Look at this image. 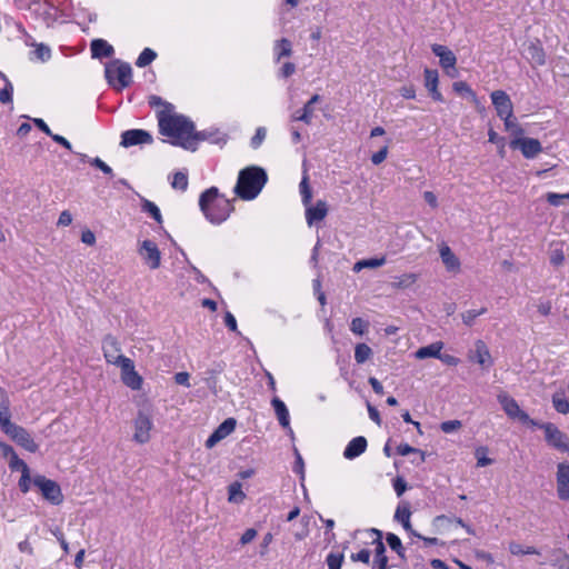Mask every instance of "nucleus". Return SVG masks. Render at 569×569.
Wrapping results in <instances>:
<instances>
[{"label": "nucleus", "mask_w": 569, "mask_h": 569, "mask_svg": "<svg viewBox=\"0 0 569 569\" xmlns=\"http://www.w3.org/2000/svg\"><path fill=\"white\" fill-rule=\"evenodd\" d=\"M148 103L156 109L159 133L168 138L171 144L194 151V123L188 117L176 112L174 106L159 96H150Z\"/></svg>", "instance_id": "1"}, {"label": "nucleus", "mask_w": 569, "mask_h": 569, "mask_svg": "<svg viewBox=\"0 0 569 569\" xmlns=\"http://www.w3.org/2000/svg\"><path fill=\"white\" fill-rule=\"evenodd\" d=\"M234 199H228L217 187L206 189L199 197V207L206 219L213 223L224 222L234 211Z\"/></svg>", "instance_id": "2"}, {"label": "nucleus", "mask_w": 569, "mask_h": 569, "mask_svg": "<svg viewBox=\"0 0 569 569\" xmlns=\"http://www.w3.org/2000/svg\"><path fill=\"white\" fill-rule=\"evenodd\" d=\"M10 417V400L6 390L0 387L1 430L26 450L36 452L38 450V445L34 442L30 433L24 428L11 422Z\"/></svg>", "instance_id": "3"}, {"label": "nucleus", "mask_w": 569, "mask_h": 569, "mask_svg": "<svg viewBox=\"0 0 569 569\" xmlns=\"http://www.w3.org/2000/svg\"><path fill=\"white\" fill-rule=\"evenodd\" d=\"M268 181L264 169L257 166H250L240 170L234 186V194L244 201L256 199Z\"/></svg>", "instance_id": "4"}, {"label": "nucleus", "mask_w": 569, "mask_h": 569, "mask_svg": "<svg viewBox=\"0 0 569 569\" xmlns=\"http://www.w3.org/2000/svg\"><path fill=\"white\" fill-rule=\"evenodd\" d=\"M153 429V410L149 402L143 403L133 419L132 440L139 445H144L151 439Z\"/></svg>", "instance_id": "5"}, {"label": "nucleus", "mask_w": 569, "mask_h": 569, "mask_svg": "<svg viewBox=\"0 0 569 569\" xmlns=\"http://www.w3.org/2000/svg\"><path fill=\"white\" fill-rule=\"evenodd\" d=\"M106 78L110 86L117 91L129 87L132 81V70L130 64L114 60L106 67Z\"/></svg>", "instance_id": "6"}, {"label": "nucleus", "mask_w": 569, "mask_h": 569, "mask_svg": "<svg viewBox=\"0 0 569 569\" xmlns=\"http://www.w3.org/2000/svg\"><path fill=\"white\" fill-rule=\"evenodd\" d=\"M32 483L50 503L54 506L62 503L63 495L60 486L56 481L48 479L42 475H37L32 478Z\"/></svg>", "instance_id": "7"}, {"label": "nucleus", "mask_w": 569, "mask_h": 569, "mask_svg": "<svg viewBox=\"0 0 569 569\" xmlns=\"http://www.w3.org/2000/svg\"><path fill=\"white\" fill-rule=\"evenodd\" d=\"M498 401L509 418L518 419L522 423L529 426H538V422L531 419L523 410H521L517 401L508 393L500 392L498 395Z\"/></svg>", "instance_id": "8"}, {"label": "nucleus", "mask_w": 569, "mask_h": 569, "mask_svg": "<svg viewBox=\"0 0 569 569\" xmlns=\"http://www.w3.org/2000/svg\"><path fill=\"white\" fill-rule=\"evenodd\" d=\"M538 428L545 431L547 443L559 451L569 452V438L551 422L539 423Z\"/></svg>", "instance_id": "9"}, {"label": "nucleus", "mask_w": 569, "mask_h": 569, "mask_svg": "<svg viewBox=\"0 0 569 569\" xmlns=\"http://www.w3.org/2000/svg\"><path fill=\"white\" fill-rule=\"evenodd\" d=\"M121 369L122 382L132 390H140L142 377L136 371L134 363L130 358H124L117 365Z\"/></svg>", "instance_id": "10"}, {"label": "nucleus", "mask_w": 569, "mask_h": 569, "mask_svg": "<svg viewBox=\"0 0 569 569\" xmlns=\"http://www.w3.org/2000/svg\"><path fill=\"white\" fill-rule=\"evenodd\" d=\"M492 104L500 119L510 118L513 114V104L510 97L503 90L492 91L490 94Z\"/></svg>", "instance_id": "11"}, {"label": "nucleus", "mask_w": 569, "mask_h": 569, "mask_svg": "<svg viewBox=\"0 0 569 569\" xmlns=\"http://www.w3.org/2000/svg\"><path fill=\"white\" fill-rule=\"evenodd\" d=\"M228 136L216 128H209L201 131L193 130L192 143H194V151L198 149L200 142L207 141L213 144H224Z\"/></svg>", "instance_id": "12"}, {"label": "nucleus", "mask_w": 569, "mask_h": 569, "mask_svg": "<svg viewBox=\"0 0 569 569\" xmlns=\"http://www.w3.org/2000/svg\"><path fill=\"white\" fill-rule=\"evenodd\" d=\"M152 142L153 138L148 131L130 129L122 132L120 144L124 148H129L138 144H151Z\"/></svg>", "instance_id": "13"}, {"label": "nucleus", "mask_w": 569, "mask_h": 569, "mask_svg": "<svg viewBox=\"0 0 569 569\" xmlns=\"http://www.w3.org/2000/svg\"><path fill=\"white\" fill-rule=\"evenodd\" d=\"M510 147L512 149H520L523 157L528 158V159L535 158L542 150V147H541V143L539 140L533 139V138H523V137L517 138V139H511Z\"/></svg>", "instance_id": "14"}, {"label": "nucleus", "mask_w": 569, "mask_h": 569, "mask_svg": "<svg viewBox=\"0 0 569 569\" xmlns=\"http://www.w3.org/2000/svg\"><path fill=\"white\" fill-rule=\"evenodd\" d=\"M102 351L106 361L114 366L121 362L122 359L127 358L121 355V348L118 340L110 335L106 336L102 341Z\"/></svg>", "instance_id": "15"}, {"label": "nucleus", "mask_w": 569, "mask_h": 569, "mask_svg": "<svg viewBox=\"0 0 569 569\" xmlns=\"http://www.w3.org/2000/svg\"><path fill=\"white\" fill-rule=\"evenodd\" d=\"M557 495L561 500H569V463L560 462L557 466Z\"/></svg>", "instance_id": "16"}, {"label": "nucleus", "mask_w": 569, "mask_h": 569, "mask_svg": "<svg viewBox=\"0 0 569 569\" xmlns=\"http://www.w3.org/2000/svg\"><path fill=\"white\" fill-rule=\"evenodd\" d=\"M469 359L479 363L483 369H488L492 366L490 351L482 340L475 342V349L470 351Z\"/></svg>", "instance_id": "17"}, {"label": "nucleus", "mask_w": 569, "mask_h": 569, "mask_svg": "<svg viewBox=\"0 0 569 569\" xmlns=\"http://www.w3.org/2000/svg\"><path fill=\"white\" fill-rule=\"evenodd\" d=\"M236 428V420L233 418L226 419L207 439L206 447L211 449L219 441L228 437Z\"/></svg>", "instance_id": "18"}, {"label": "nucleus", "mask_w": 569, "mask_h": 569, "mask_svg": "<svg viewBox=\"0 0 569 569\" xmlns=\"http://www.w3.org/2000/svg\"><path fill=\"white\" fill-rule=\"evenodd\" d=\"M140 253L150 268L156 269L159 267L161 259L160 251L153 241L144 240Z\"/></svg>", "instance_id": "19"}, {"label": "nucleus", "mask_w": 569, "mask_h": 569, "mask_svg": "<svg viewBox=\"0 0 569 569\" xmlns=\"http://www.w3.org/2000/svg\"><path fill=\"white\" fill-rule=\"evenodd\" d=\"M431 50L437 57H439V63L442 69H455L457 58L450 49L442 44H433L431 47Z\"/></svg>", "instance_id": "20"}, {"label": "nucleus", "mask_w": 569, "mask_h": 569, "mask_svg": "<svg viewBox=\"0 0 569 569\" xmlns=\"http://www.w3.org/2000/svg\"><path fill=\"white\" fill-rule=\"evenodd\" d=\"M328 213L326 201L318 200L315 206L308 204L306 209V220L309 226L322 221Z\"/></svg>", "instance_id": "21"}, {"label": "nucleus", "mask_w": 569, "mask_h": 569, "mask_svg": "<svg viewBox=\"0 0 569 569\" xmlns=\"http://www.w3.org/2000/svg\"><path fill=\"white\" fill-rule=\"evenodd\" d=\"M528 59L535 66H543L546 63V52L540 40L531 41L527 47Z\"/></svg>", "instance_id": "22"}, {"label": "nucleus", "mask_w": 569, "mask_h": 569, "mask_svg": "<svg viewBox=\"0 0 569 569\" xmlns=\"http://www.w3.org/2000/svg\"><path fill=\"white\" fill-rule=\"evenodd\" d=\"M319 101H320V96L319 94H313L310 98V100L303 106L302 109L297 110L292 114V120L293 121H302V122L309 124L311 122V118H312V114H313V104L319 102Z\"/></svg>", "instance_id": "23"}, {"label": "nucleus", "mask_w": 569, "mask_h": 569, "mask_svg": "<svg viewBox=\"0 0 569 569\" xmlns=\"http://www.w3.org/2000/svg\"><path fill=\"white\" fill-rule=\"evenodd\" d=\"M438 71L432 69L425 70V86L436 101H442V94L438 90Z\"/></svg>", "instance_id": "24"}, {"label": "nucleus", "mask_w": 569, "mask_h": 569, "mask_svg": "<svg viewBox=\"0 0 569 569\" xmlns=\"http://www.w3.org/2000/svg\"><path fill=\"white\" fill-rule=\"evenodd\" d=\"M372 532L377 535V539L373 541L375 545V563L378 566V568L381 567V569H387L388 566V558L385 555L386 548L381 540V531L378 529H372Z\"/></svg>", "instance_id": "25"}, {"label": "nucleus", "mask_w": 569, "mask_h": 569, "mask_svg": "<svg viewBox=\"0 0 569 569\" xmlns=\"http://www.w3.org/2000/svg\"><path fill=\"white\" fill-rule=\"evenodd\" d=\"M367 440L365 437L353 438L343 451V456L347 459H355L366 451Z\"/></svg>", "instance_id": "26"}, {"label": "nucleus", "mask_w": 569, "mask_h": 569, "mask_svg": "<svg viewBox=\"0 0 569 569\" xmlns=\"http://www.w3.org/2000/svg\"><path fill=\"white\" fill-rule=\"evenodd\" d=\"M440 257L442 263L446 266L449 271H457L460 268V261L458 257L452 252L450 247L446 243H442L439 248Z\"/></svg>", "instance_id": "27"}, {"label": "nucleus", "mask_w": 569, "mask_h": 569, "mask_svg": "<svg viewBox=\"0 0 569 569\" xmlns=\"http://www.w3.org/2000/svg\"><path fill=\"white\" fill-rule=\"evenodd\" d=\"M90 49L93 58H109L114 52L112 46L103 39L93 40L91 42Z\"/></svg>", "instance_id": "28"}, {"label": "nucleus", "mask_w": 569, "mask_h": 569, "mask_svg": "<svg viewBox=\"0 0 569 569\" xmlns=\"http://www.w3.org/2000/svg\"><path fill=\"white\" fill-rule=\"evenodd\" d=\"M442 348H443V343L441 341H437V342H433L426 347L419 348L416 351L415 357L420 360L426 359V358H437L438 359L440 357V351L442 350Z\"/></svg>", "instance_id": "29"}, {"label": "nucleus", "mask_w": 569, "mask_h": 569, "mask_svg": "<svg viewBox=\"0 0 569 569\" xmlns=\"http://www.w3.org/2000/svg\"><path fill=\"white\" fill-rule=\"evenodd\" d=\"M271 405L274 409L276 416L279 420V423L283 428H289L290 420H289V411L282 400H280L278 397H274L271 400Z\"/></svg>", "instance_id": "30"}, {"label": "nucleus", "mask_w": 569, "mask_h": 569, "mask_svg": "<svg viewBox=\"0 0 569 569\" xmlns=\"http://www.w3.org/2000/svg\"><path fill=\"white\" fill-rule=\"evenodd\" d=\"M502 120H503V124H505L506 131H508L512 136V139H517V138L523 137L525 130L522 129V127L518 122V120L515 117V114H511V117L508 118V119L503 118Z\"/></svg>", "instance_id": "31"}, {"label": "nucleus", "mask_w": 569, "mask_h": 569, "mask_svg": "<svg viewBox=\"0 0 569 569\" xmlns=\"http://www.w3.org/2000/svg\"><path fill=\"white\" fill-rule=\"evenodd\" d=\"M141 209L143 212L148 213L151 218H153L158 224H162L163 220L160 209L154 202L148 199H142Z\"/></svg>", "instance_id": "32"}, {"label": "nucleus", "mask_w": 569, "mask_h": 569, "mask_svg": "<svg viewBox=\"0 0 569 569\" xmlns=\"http://www.w3.org/2000/svg\"><path fill=\"white\" fill-rule=\"evenodd\" d=\"M386 263V258H370V259H363L355 263L353 271L359 272L365 268H379Z\"/></svg>", "instance_id": "33"}, {"label": "nucleus", "mask_w": 569, "mask_h": 569, "mask_svg": "<svg viewBox=\"0 0 569 569\" xmlns=\"http://www.w3.org/2000/svg\"><path fill=\"white\" fill-rule=\"evenodd\" d=\"M552 405L559 413L566 415L569 412V401L567 400L563 391L553 393Z\"/></svg>", "instance_id": "34"}, {"label": "nucleus", "mask_w": 569, "mask_h": 569, "mask_svg": "<svg viewBox=\"0 0 569 569\" xmlns=\"http://www.w3.org/2000/svg\"><path fill=\"white\" fill-rule=\"evenodd\" d=\"M228 492H229V497H228V500L229 502H232V503H240L244 500L246 498V495L244 492L242 491V486L240 482H232L229 488H228Z\"/></svg>", "instance_id": "35"}, {"label": "nucleus", "mask_w": 569, "mask_h": 569, "mask_svg": "<svg viewBox=\"0 0 569 569\" xmlns=\"http://www.w3.org/2000/svg\"><path fill=\"white\" fill-rule=\"evenodd\" d=\"M274 51L278 61L283 57H290L292 53L291 42L286 38L280 39L276 43Z\"/></svg>", "instance_id": "36"}, {"label": "nucleus", "mask_w": 569, "mask_h": 569, "mask_svg": "<svg viewBox=\"0 0 569 569\" xmlns=\"http://www.w3.org/2000/svg\"><path fill=\"white\" fill-rule=\"evenodd\" d=\"M372 356L371 348L366 343H358L355 348V360L357 363H363Z\"/></svg>", "instance_id": "37"}, {"label": "nucleus", "mask_w": 569, "mask_h": 569, "mask_svg": "<svg viewBox=\"0 0 569 569\" xmlns=\"http://www.w3.org/2000/svg\"><path fill=\"white\" fill-rule=\"evenodd\" d=\"M156 58H157V53L152 49L146 48L139 54V57L136 61V64L139 68H144L148 64H150Z\"/></svg>", "instance_id": "38"}, {"label": "nucleus", "mask_w": 569, "mask_h": 569, "mask_svg": "<svg viewBox=\"0 0 569 569\" xmlns=\"http://www.w3.org/2000/svg\"><path fill=\"white\" fill-rule=\"evenodd\" d=\"M299 188H300V193H301V197H302V202L305 206H308L310 204L311 202V199H312V192H311V188H310V184H309V177L308 174H305L302 177V180L299 184Z\"/></svg>", "instance_id": "39"}, {"label": "nucleus", "mask_w": 569, "mask_h": 569, "mask_svg": "<svg viewBox=\"0 0 569 569\" xmlns=\"http://www.w3.org/2000/svg\"><path fill=\"white\" fill-rule=\"evenodd\" d=\"M188 176L184 172L178 171L173 174L171 180V187L173 189L186 191L188 188Z\"/></svg>", "instance_id": "40"}, {"label": "nucleus", "mask_w": 569, "mask_h": 569, "mask_svg": "<svg viewBox=\"0 0 569 569\" xmlns=\"http://www.w3.org/2000/svg\"><path fill=\"white\" fill-rule=\"evenodd\" d=\"M509 551L512 555L519 556V555H538V550L535 547H523L522 545L518 542H510L509 545Z\"/></svg>", "instance_id": "41"}, {"label": "nucleus", "mask_w": 569, "mask_h": 569, "mask_svg": "<svg viewBox=\"0 0 569 569\" xmlns=\"http://www.w3.org/2000/svg\"><path fill=\"white\" fill-rule=\"evenodd\" d=\"M411 511L408 502H401L398 505L395 513V519L399 522H407L410 519Z\"/></svg>", "instance_id": "42"}, {"label": "nucleus", "mask_w": 569, "mask_h": 569, "mask_svg": "<svg viewBox=\"0 0 569 569\" xmlns=\"http://www.w3.org/2000/svg\"><path fill=\"white\" fill-rule=\"evenodd\" d=\"M4 82V87L0 90V102L3 104L12 103L13 86L9 79Z\"/></svg>", "instance_id": "43"}, {"label": "nucleus", "mask_w": 569, "mask_h": 569, "mask_svg": "<svg viewBox=\"0 0 569 569\" xmlns=\"http://www.w3.org/2000/svg\"><path fill=\"white\" fill-rule=\"evenodd\" d=\"M386 540L389 547L395 550L400 557H403V547L399 537L395 533H388Z\"/></svg>", "instance_id": "44"}, {"label": "nucleus", "mask_w": 569, "mask_h": 569, "mask_svg": "<svg viewBox=\"0 0 569 569\" xmlns=\"http://www.w3.org/2000/svg\"><path fill=\"white\" fill-rule=\"evenodd\" d=\"M369 323L363 320L362 318H355L351 321L350 330L359 336L365 335V332L368 330Z\"/></svg>", "instance_id": "45"}, {"label": "nucleus", "mask_w": 569, "mask_h": 569, "mask_svg": "<svg viewBox=\"0 0 569 569\" xmlns=\"http://www.w3.org/2000/svg\"><path fill=\"white\" fill-rule=\"evenodd\" d=\"M397 452L400 456H408L410 453H419L421 461H425L426 455L423 451L409 446L408 443H401L397 447Z\"/></svg>", "instance_id": "46"}, {"label": "nucleus", "mask_w": 569, "mask_h": 569, "mask_svg": "<svg viewBox=\"0 0 569 569\" xmlns=\"http://www.w3.org/2000/svg\"><path fill=\"white\" fill-rule=\"evenodd\" d=\"M546 200L555 207H559L563 203L565 199L569 200V192L568 193H555V192H548L546 193Z\"/></svg>", "instance_id": "47"}, {"label": "nucleus", "mask_w": 569, "mask_h": 569, "mask_svg": "<svg viewBox=\"0 0 569 569\" xmlns=\"http://www.w3.org/2000/svg\"><path fill=\"white\" fill-rule=\"evenodd\" d=\"M488 449L486 447H479L476 449L477 457V466L486 467L492 463V459L488 458L487 455Z\"/></svg>", "instance_id": "48"}, {"label": "nucleus", "mask_w": 569, "mask_h": 569, "mask_svg": "<svg viewBox=\"0 0 569 569\" xmlns=\"http://www.w3.org/2000/svg\"><path fill=\"white\" fill-rule=\"evenodd\" d=\"M343 562V555L342 553H329L327 557V565L329 569H341Z\"/></svg>", "instance_id": "49"}, {"label": "nucleus", "mask_w": 569, "mask_h": 569, "mask_svg": "<svg viewBox=\"0 0 569 569\" xmlns=\"http://www.w3.org/2000/svg\"><path fill=\"white\" fill-rule=\"evenodd\" d=\"M453 90L457 93H467L473 100H477V96H476L475 91H472V89L469 87V84L467 82H465V81H457V82H455L453 83Z\"/></svg>", "instance_id": "50"}, {"label": "nucleus", "mask_w": 569, "mask_h": 569, "mask_svg": "<svg viewBox=\"0 0 569 569\" xmlns=\"http://www.w3.org/2000/svg\"><path fill=\"white\" fill-rule=\"evenodd\" d=\"M266 136H267V130L266 128L263 127H259L257 130H256V133L254 136L251 138V147L253 149H257L261 146V143L263 142V140L266 139Z\"/></svg>", "instance_id": "51"}, {"label": "nucleus", "mask_w": 569, "mask_h": 569, "mask_svg": "<svg viewBox=\"0 0 569 569\" xmlns=\"http://www.w3.org/2000/svg\"><path fill=\"white\" fill-rule=\"evenodd\" d=\"M9 468L11 470H20L21 472L29 470L27 463L17 453L9 459Z\"/></svg>", "instance_id": "52"}, {"label": "nucleus", "mask_w": 569, "mask_h": 569, "mask_svg": "<svg viewBox=\"0 0 569 569\" xmlns=\"http://www.w3.org/2000/svg\"><path fill=\"white\" fill-rule=\"evenodd\" d=\"M90 164L93 166L94 168L101 170L104 174L109 176L110 178L113 177L112 169L100 158L97 157V158L92 159L90 161Z\"/></svg>", "instance_id": "53"}, {"label": "nucleus", "mask_w": 569, "mask_h": 569, "mask_svg": "<svg viewBox=\"0 0 569 569\" xmlns=\"http://www.w3.org/2000/svg\"><path fill=\"white\" fill-rule=\"evenodd\" d=\"M462 426L461 421L460 420H448V421H443L441 425H440V429L445 432V433H450V432H453L458 429H460Z\"/></svg>", "instance_id": "54"}, {"label": "nucleus", "mask_w": 569, "mask_h": 569, "mask_svg": "<svg viewBox=\"0 0 569 569\" xmlns=\"http://www.w3.org/2000/svg\"><path fill=\"white\" fill-rule=\"evenodd\" d=\"M32 479L30 478V469L28 471L21 472V478L19 480V488L23 493H27L30 489V483Z\"/></svg>", "instance_id": "55"}, {"label": "nucleus", "mask_w": 569, "mask_h": 569, "mask_svg": "<svg viewBox=\"0 0 569 569\" xmlns=\"http://www.w3.org/2000/svg\"><path fill=\"white\" fill-rule=\"evenodd\" d=\"M486 311L485 308L480 309L479 311H476V310H468L466 312L462 313V321L467 325V326H471L473 320L482 315L483 312Z\"/></svg>", "instance_id": "56"}, {"label": "nucleus", "mask_w": 569, "mask_h": 569, "mask_svg": "<svg viewBox=\"0 0 569 569\" xmlns=\"http://www.w3.org/2000/svg\"><path fill=\"white\" fill-rule=\"evenodd\" d=\"M387 156H388V146H385L378 152H376L371 156V161L373 164L378 166L386 160Z\"/></svg>", "instance_id": "57"}, {"label": "nucleus", "mask_w": 569, "mask_h": 569, "mask_svg": "<svg viewBox=\"0 0 569 569\" xmlns=\"http://www.w3.org/2000/svg\"><path fill=\"white\" fill-rule=\"evenodd\" d=\"M34 54L40 60L44 61L50 58V49L44 44H38L34 50Z\"/></svg>", "instance_id": "58"}, {"label": "nucleus", "mask_w": 569, "mask_h": 569, "mask_svg": "<svg viewBox=\"0 0 569 569\" xmlns=\"http://www.w3.org/2000/svg\"><path fill=\"white\" fill-rule=\"evenodd\" d=\"M393 488L398 497L402 496L407 490V482L403 478L397 477L393 481Z\"/></svg>", "instance_id": "59"}, {"label": "nucleus", "mask_w": 569, "mask_h": 569, "mask_svg": "<svg viewBox=\"0 0 569 569\" xmlns=\"http://www.w3.org/2000/svg\"><path fill=\"white\" fill-rule=\"evenodd\" d=\"M352 561H361L363 563H368L370 559V551L367 549H362L357 553L351 555Z\"/></svg>", "instance_id": "60"}, {"label": "nucleus", "mask_w": 569, "mask_h": 569, "mask_svg": "<svg viewBox=\"0 0 569 569\" xmlns=\"http://www.w3.org/2000/svg\"><path fill=\"white\" fill-rule=\"evenodd\" d=\"M190 375L186 371L177 372L174 375V381L176 383L184 387H190L189 382Z\"/></svg>", "instance_id": "61"}, {"label": "nucleus", "mask_w": 569, "mask_h": 569, "mask_svg": "<svg viewBox=\"0 0 569 569\" xmlns=\"http://www.w3.org/2000/svg\"><path fill=\"white\" fill-rule=\"evenodd\" d=\"M224 323L231 331L238 332L237 320L234 316L229 311H227L224 315Z\"/></svg>", "instance_id": "62"}, {"label": "nucleus", "mask_w": 569, "mask_h": 569, "mask_svg": "<svg viewBox=\"0 0 569 569\" xmlns=\"http://www.w3.org/2000/svg\"><path fill=\"white\" fill-rule=\"evenodd\" d=\"M256 537H257L256 529H252V528L247 529L240 538V543L247 545V543L251 542Z\"/></svg>", "instance_id": "63"}, {"label": "nucleus", "mask_w": 569, "mask_h": 569, "mask_svg": "<svg viewBox=\"0 0 569 569\" xmlns=\"http://www.w3.org/2000/svg\"><path fill=\"white\" fill-rule=\"evenodd\" d=\"M72 222V216L69 211L64 210L60 213L58 224L67 227Z\"/></svg>", "instance_id": "64"}]
</instances>
